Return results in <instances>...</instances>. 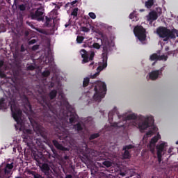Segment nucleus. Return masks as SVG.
<instances>
[{"label": "nucleus", "mask_w": 178, "mask_h": 178, "mask_svg": "<svg viewBox=\"0 0 178 178\" xmlns=\"http://www.w3.org/2000/svg\"><path fill=\"white\" fill-rule=\"evenodd\" d=\"M149 120H154V116L152 115H137L136 113H133L131 110L126 111L123 114L119 113V108L118 106H114L111 111L108 113V121L110 124L116 129V130H123L127 131L129 129H133L136 127L138 129L140 133H145L146 130L148 131L143 136V140L140 143L138 146H136L138 150L141 148H144V146L147 144V138L154 136L151 138L147 148L152 152L153 155L157 154L159 162H162V155L165 153V149L168 147V142L160 140L162 138L161 134L158 132V127L155 125L149 126ZM159 143L156 145V143Z\"/></svg>", "instance_id": "f257e3e1"}, {"label": "nucleus", "mask_w": 178, "mask_h": 178, "mask_svg": "<svg viewBox=\"0 0 178 178\" xmlns=\"http://www.w3.org/2000/svg\"><path fill=\"white\" fill-rule=\"evenodd\" d=\"M59 98L60 102H57L55 106H53L52 103H49L45 97H42V102L40 104L44 106V108H48L49 112L53 113L54 116H51V115H44V120L45 122H49L51 123V124H54V122L58 124V122L60 123L57 125V129L56 131L58 133L59 137L60 140L65 138V141H67L69 144L68 147H65L62 146V145L59 144L58 141L53 140V144L58 149H60L61 151H69L70 148H72V143H73V139L70 138V136H67V129H65V127H72L81 133H86L87 131V129H86V126L84 124L78 122L79 116L76 114V111L73 108V106H70L65 97V95L62 92H59ZM76 123V124H74Z\"/></svg>", "instance_id": "f03ea898"}, {"label": "nucleus", "mask_w": 178, "mask_h": 178, "mask_svg": "<svg viewBox=\"0 0 178 178\" xmlns=\"http://www.w3.org/2000/svg\"><path fill=\"white\" fill-rule=\"evenodd\" d=\"M3 83H0V88L4 90V96L0 98V109L5 111L10 108L12 116L17 122L15 127L24 131V134H31V130L26 129L24 121L22 119V111L16 104V82L12 78H4Z\"/></svg>", "instance_id": "7ed1b4c3"}, {"label": "nucleus", "mask_w": 178, "mask_h": 178, "mask_svg": "<svg viewBox=\"0 0 178 178\" xmlns=\"http://www.w3.org/2000/svg\"><path fill=\"white\" fill-rule=\"evenodd\" d=\"M115 37H108L106 34L101 31H97L96 35V40L92 42V38H90L85 41L83 47H88L89 48H94L95 49H101L102 47L103 53L102 54V61L99 63V67H97V72H95L93 75H91L92 79H95L98 74L106 69L108 66V53L111 52L115 47Z\"/></svg>", "instance_id": "20e7f679"}, {"label": "nucleus", "mask_w": 178, "mask_h": 178, "mask_svg": "<svg viewBox=\"0 0 178 178\" xmlns=\"http://www.w3.org/2000/svg\"><path fill=\"white\" fill-rule=\"evenodd\" d=\"M90 90L86 93H83L81 99L91 102H101L105 94H106V84L101 81H97L89 84Z\"/></svg>", "instance_id": "39448f33"}, {"label": "nucleus", "mask_w": 178, "mask_h": 178, "mask_svg": "<svg viewBox=\"0 0 178 178\" xmlns=\"http://www.w3.org/2000/svg\"><path fill=\"white\" fill-rule=\"evenodd\" d=\"M38 60L39 64H35V67H34V65L28 66V70H34L35 67L40 69V67H44L45 65H47L49 68H46L42 73L43 77H48V75L51 74V72H54V73L56 72V65H55V63H54V56H52V51L51 50L49 49L47 54L42 55Z\"/></svg>", "instance_id": "423d86ee"}, {"label": "nucleus", "mask_w": 178, "mask_h": 178, "mask_svg": "<svg viewBox=\"0 0 178 178\" xmlns=\"http://www.w3.org/2000/svg\"><path fill=\"white\" fill-rule=\"evenodd\" d=\"M156 33L163 41H168L169 38L175 39L178 37V31L177 29L169 30L165 27H159L156 30Z\"/></svg>", "instance_id": "0eeeda50"}, {"label": "nucleus", "mask_w": 178, "mask_h": 178, "mask_svg": "<svg viewBox=\"0 0 178 178\" xmlns=\"http://www.w3.org/2000/svg\"><path fill=\"white\" fill-rule=\"evenodd\" d=\"M134 33L135 36L140 42V44H146L145 40H147V32L145 31V29H144L141 26H136L134 29Z\"/></svg>", "instance_id": "6e6552de"}, {"label": "nucleus", "mask_w": 178, "mask_h": 178, "mask_svg": "<svg viewBox=\"0 0 178 178\" xmlns=\"http://www.w3.org/2000/svg\"><path fill=\"white\" fill-rule=\"evenodd\" d=\"M13 164H7L6 166H0V178H10L12 176Z\"/></svg>", "instance_id": "1a4fd4ad"}, {"label": "nucleus", "mask_w": 178, "mask_h": 178, "mask_svg": "<svg viewBox=\"0 0 178 178\" xmlns=\"http://www.w3.org/2000/svg\"><path fill=\"white\" fill-rule=\"evenodd\" d=\"M80 54L83 58L82 63H87V62H90V60H92L94 56H95V53H94V51H90L88 53L85 49H81L80 51Z\"/></svg>", "instance_id": "9d476101"}, {"label": "nucleus", "mask_w": 178, "mask_h": 178, "mask_svg": "<svg viewBox=\"0 0 178 178\" xmlns=\"http://www.w3.org/2000/svg\"><path fill=\"white\" fill-rule=\"evenodd\" d=\"M44 8L40 7L38 8L35 13L31 14V18L34 20H38V22H41V20H44Z\"/></svg>", "instance_id": "9b49d317"}, {"label": "nucleus", "mask_w": 178, "mask_h": 178, "mask_svg": "<svg viewBox=\"0 0 178 178\" xmlns=\"http://www.w3.org/2000/svg\"><path fill=\"white\" fill-rule=\"evenodd\" d=\"M162 15V10L161 8H157L156 12L152 11L147 16L148 22H152L154 20H156L158 19V16H161Z\"/></svg>", "instance_id": "f8f14e48"}, {"label": "nucleus", "mask_w": 178, "mask_h": 178, "mask_svg": "<svg viewBox=\"0 0 178 178\" xmlns=\"http://www.w3.org/2000/svg\"><path fill=\"white\" fill-rule=\"evenodd\" d=\"M51 83H50V86L49 87H55V86L57 87V90L58 91H61L62 89H60V87H62V84L60 83V79L59 77L54 76L51 79Z\"/></svg>", "instance_id": "ddd939ff"}, {"label": "nucleus", "mask_w": 178, "mask_h": 178, "mask_svg": "<svg viewBox=\"0 0 178 178\" xmlns=\"http://www.w3.org/2000/svg\"><path fill=\"white\" fill-rule=\"evenodd\" d=\"M161 74H162V68L159 70L152 71L150 73H149L148 77L150 79V80H156V79H158Z\"/></svg>", "instance_id": "4468645a"}, {"label": "nucleus", "mask_w": 178, "mask_h": 178, "mask_svg": "<svg viewBox=\"0 0 178 178\" xmlns=\"http://www.w3.org/2000/svg\"><path fill=\"white\" fill-rule=\"evenodd\" d=\"M150 60H163L164 62H166V60H168V56L165 54L158 56V54H154L150 56Z\"/></svg>", "instance_id": "2eb2a0df"}, {"label": "nucleus", "mask_w": 178, "mask_h": 178, "mask_svg": "<svg viewBox=\"0 0 178 178\" xmlns=\"http://www.w3.org/2000/svg\"><path fill=\"white\" fill-rule=\"evenodd\" d=\"M32 123V126L33 127V130L37 133V134H40V136H43L42 132L44 131V129L41 125L38 124V123L35 122L33 123V122L31 121Z\"/></svg>", "instance_id": "dca6fc26"}, {"label": "nucleus", "mask_w": 178, "mask_h": 178, "mask_svg": "<svg viewBox=\"0 0 178 178\" xmlns=\"http://www.w3.org/2000/svg\"><path fill=\"white\" fill-rule=\"evenodd\" d=\"M131 148H134V145H129L124 147L123 149L124 152L122 155L124 159H129L130 158V152H129V149H131Z\"/></svg>", "instance_id": "f3484780"}, {"label": "nucleus", "mask_w": 178, "mask_h": 178, "mask_svg": "<svg viewBox=\"0 0 178 178\" xmlns=\"http://www.w3.org/2000/svg\"><path fill=\"white\" fill-rule=\"evenodd\" d=\"M5 70H8V65H6L3 61L0 60V77H6Z\"/></svg>", "instance_id": "a211bd4d"}, {"label": "nucleus", "mask_w": 178, "mask_h": 178, "mask_svg": "<svg viewBox=\"0 0 178 178\" xmlns=\"http://www.w3.org/2000/svg\"><path fill=\"white\" fill-rule=\"evenodd\" d=\"M19 144H20V138L17 137L14 138L13 143H10V145H13V152H16V148L19 147Z\"/></svg>", "instance_id": "6ab92c4d"}, {"label": "nucleus", "mask_w": 178, "mask_h": 178, "mask_svg": "<svg viewBox=\"0 0 178 178\" xmlns=\"http://www.w3.org/2000/svg\"><path fill=\"white\" fill-rule=\"evenodd\" d=\"M42 153L41 152H35L34 154V159L39 164H41V161H42Z\"/></svg>", "instance_id": "aec40b11"}, {"label": "nucleus", "mask_w": 178, "mask_h": 178, "mask_svg": "<svg viewBox=\"0 0 178 178\" xmlns=\"http://www.w3.org/2000/svg\"><path fill=\"white\" fill-rule=\"evenodd\" d=\"M129 19L133 20V22H138V17H137V14L136 10L131 13L129 15Z\"/></svg>", "instance_id": "412c9836"}, {"label": "nucleus", "mask_w": 178, "mask_h": 178, "mask_svg": "<svg viewBox=\"0 0 178 178\" xmlns=\"http://www.w3.org/2000/svg\"><path fill=\"white\" fill-rule=\"evenodd\" d=\"M52 23H54V20L48 17H46V26H47V27H50L52 26Z\"/></svg>", "instance_id": "4be33fe9"}, {"label": "nucleus", "mask_w": 178, "mask_h": 178, "mask_svg": "<svg viewBox=\"0 0 178 178\" xmlns=\"http://www.w3.org/2000/svg\"><path fill=\"white\" fill-rule=\"evenodd\" d=\"M146 8H149L154 5V0H147L145 3Z\"/></svg>", "instance_id": "5701e85b"}, {"label": "nucleus", "mask_w": 178, "mask_h": 178, "mask_svg": "<svg viewBox=\"0 0 178 178\" xmlns=\"http://www.w3.org/2000/svg\"><path fill=\"white\" fill-rule=\"evenodd\" d=\"M26 102H28L27 99H26ZM26 106L28 108H27V111H24V113H26V115H29V112H30L31 113L33 112V111L31 110V106L30 105V103L27 102Z\"/></svg>", "instance_id": "b1692460"}, {"label": "nucleus", "mask_w": 178, "mask_h": 178, "mask_svg": "<svg viewBox=\"0 0 178 178\" xmlns=\"http://www.w3.org/2000/svg\"><path fill=\"white\" fill-rule=\"evenodd\" d=\"M89 83H90V78L88 77L84 78L83 82V87H87Z\"/></svg>", "instance_id": "393cba45"}, {"label": "nucleus", "mask_w": 178, "mask_h": 178, "mask_svg": "<svg viewBox=\"0 0 178 178\" xmlns=\"http://www.w3.org/2000/svg\"><path fill=\"white\" fill-rule=\"evenodd\" d=\"M56 97V90H53L49 93L50 99H54Z\"/></svg>", "instance_id": "a878e982"}, {"label": "nucleus", "mask_w": 178, "mask_h": 178, "mask_svg": "<svg viewBox=\"0 0 178 178\" xmlns=\"http://www.w3.org/2000/svg\"><path fill=\"white\" fill-rule=\"evenodd\" d=\"M83 41H84V37L78 36L76 38V42H77L78 44H81V42H83Z\"/></svg>", "instance_id": "bb28decb"}, {"label": "nucleus", "mask_w": 178, "mask_h": 178, "mask_svg": "<svg viewBox=\"0 0 178 178\" xmlns=\"http://www.w3.org/2000/svg\"><path fill=\"white\" fill-rule=\"evenodd\" d=\"M42 170L44 172L49 170V166L47 164H42Z\"/></svg>", "instance_id": "cd10ccee"}, {"label": "nucleus", "mask_w": 178, "mask_h": 178, "mask_svg": "<svg viewBox=\"0 0 178 178\" xmlns=\"http://www.w3.org/2000/svg\"><path fill=\"white\" fill-rule=\"evenodd\" d=\"M103 165H104V166H106V168H110V166H112V163L109 161H106L103 162Z\"/></svg>", "instance_id": "c85d7f7f"}, {"label": "nucleus", "mask_w": 178, "mask_h": 178, "mask_svg": "<svg viewBox=\"0 0 178 178\" xmlns=\"http://www.w3.org/2000/svg\"><path fill=\"white\" fill-rule=\"evenodd\" d=\"M99 137V134H93L90 136V140H94L95 138H98Z\"/></svg>", "instance_id": "c756f323"}, {"label": "nucleus", "mask_w": 178, "mask_h": 178, "mask_svg": "<svg viewBox=\"0 0 178 178\" xmlns=\"http://www.w3.org/2000/svg\"><path fill=\"white\" fill-rule=\"evenodd\" d=\"M88 16L90 17V19H97V15H95V13L90 12L88 13Z\"/></svg>", "instance_id": "7c9ffc66"}, {"label": "nucleus", "mask_w": 178, "mask_h": 178, "mask_svg": "<svg viewBox=\"0 0 178 178\" xmlns=\"http://www.w3.org/2000/svg\"><path fill=\"white\" fill-rule=\"evenodd\" d=\"M79 12V8H76L73 9V11L72 12V16H77V13Z\"/></svg>", "instance_id": "2f4dec72"}, {"label": "nucleus", "mask_w": 178, "mask_h": 178, "mask_svg": "<svg viewBox=\"0 0 178 178\" xmlns=\"http://www.w3.org/2000/svg\"><path fill=\"white\" fill-rule=\"evenodd\" d=\"M81 31H83V33H88L90 31V29L88 27L83 26L81 28Z\"/></svg>", "instance_id": "473e14b6"}, {"label": "nucleus", "mask_w": 178, "mask_h": 178, "mask_svg": "<svg viewBox=\"0 0 178 178\" xmlns=\"http://www.w3.org/2000/svg\"><path fill=\"white\" fill-rule=\"evenodd\" d=\"M19 9L22 10V12L24 10H26V4H21L19 6Z\"/></svg>", "instance_id": "72a5a7b5"}, {"label": "nucleus", "mask_w": 178, "mask_h": 178, "mask_svg": "<svg viewBox=\"0 0 178 178\" xmlns=\"http://www.w3.org/2000/svg\"><path fill=\"white\" fill-rule=\"evenodd\" d=\"M173 149H175V148H173V147H170L168 149V154H171V155H173Z\"/></svg>", "instance_id": "f704fd0d"}, {"label": "nucleus", "mask_w": 178, "mask_h": 178, "mask_svg": "<svg viewBox=\"0 0 178 178\" xmlns=\"http://www.w3.org/2000/svg\"><path fill=\"white\" fill-rule=\"evenodd\" d=\"M35 30H37V31H38V33H40L41 34H45L47 33L44 29H35Z\"/></svg>", "instance_id": "c9c22d12"}, {"label": "nucleus", "mask_w": 178, "mask_h": 178, "mask_svg": "<svg viewBox=\"0 0 178 178\" xmlns=\"http://www.w3.org/2000/svg\"><path fill=\"white\" fill-rule=\"evenodd\" d=\"M76 3H77V1L75 0L71 3H68L67 5H71V6H74V5H76Z\"/></svg>", "instance_id": "e433bc0d"}, {"label": "nucleus", "mask_w": 178, "mask_h": 178, "mask_svg": "<svg viewBox=\"0 0 178 178\" xmlns=\"http://www.w3.org/2000/svg\"><path fill=\"white\" fill-rule=\"evenodd\" d=\"M99 26H100L101 29H106V24H105L100 23Z\"/></svg>", "instance_id": "4c0bfd02"}, {"label": "nucleus", "mask_w": 178, "mask_h": 178, "mask_svg": "<svg viewBox=\"0 0 178 178\" xmlns=\"http://www.w3.org/2000/svg\"><path fill=\"white\" fill-rule=\"evenodd\" d=\"M35 42H36V40L35 39H33L31 41H29V45H31L33 44H35Z\"/></svg>", "instance_id": "58836bf2"}, {"label": "nucleus", "mask_w": 178, "mask_h": 178, "mask_svg": "<svg viewBox=\"0 0 178 178\" xmlns=\"http://www.w3.org/2000/svg\"><path fill=\"white\" fill-rule=\"evenodd\" d=\"M38 45H34L33 47H32V49L33 51H35L37 49H38Z\"/></svg>", "instance_id": "ea45409f"}, {"label": "nucleus", "mask_w": 178, "mask_h": 178, "mask_svg": "<svg viewBox=\"0 0 178 178\" xmlns=\"http://www.w3.org/2000/svg\"><path fill=\"white\" fill-rule=\"evenodd\" d=\"M90 67L91 69H94V67H95V65L94 64V63H92L90 64Z\"/></svg>", "instance_id": "a19ab883"}, {"label": "nucleus", "mask_w": 178, "mask_h": 178, "mask_svg": "<svg viewBox=\"0 0 178 178\" xmlns=\"http://www.w3.org/2000/svg\"><path fill=\"white\" fill-rule=\"evenodd\" d=\"M172 54H173V56H175V51H171L168 52V55H172Z\"/></svg>", "instance_id": "79ce46f5"}, {"label": "nucleus", "mask_w": 178, "mask_h": 178, "mask_svg": "<svg viewBox=\"0 0 178 178\" xmlns=\"http://www.w3.org/2000/svg\"><path fill=\"white\" fill-rule=\"evenodd\" d=\"M21 51H22V52H24V51H25V49H24V45H22V46H21Z\"/></svg>", "instance_id": "37998d69"}, {"label": "nucleus", "mask_w": 178, "mask_h": 178, "mask_svg": "<svg viewBox=\"0 0 178 178\" xmlns=\"http://www.w3.org/2000/svg\"><path fill=\"white\" fill-rule=\"evenodd\" d=\"M120 175H121V176H126V173L123 172H121Z\"/></svg>", "instance_id": "c03bdc74"}, {"label": "nucleus", "mask_w": 178, "mask_h": 178, "mask_svg": "<svg viewBox=\"0 0 178 178\" xmlns=\"http://www.w3.org/2000/svg\"><path fill=\"white\" fill-rule=\"evenodd\" d=\"M65 27H69V24H65Z\"/></svg>", "instance_id": "a18cd8bd"}, {"label": "nucleus", "mask_w": 178, "mask_h": 178, "mask_svg": "<svg viewBox=\"0 0 178 178\" xmlns=\"http://www.w3.org/2000/svg\"><path fill=\"white\" fill-rule=\"evenodd\" d=\"M165 51H169V47H165Z\"/></svg>", "instance_id": "49530a36"}, {"label": "nucleus", "mask_w": 178, "mask_h": 178, "mask_svg": "<svg viewBox=\"0 0 178 178\" xmlns=\"http://www.w3.org/2000/svg\"><path fill=\"white\" fill-rule=\"evenodd\" d=\"M140 12H144V9H140Z\"/></svg>", "instance_id": "de8ad7c7"}, {"label": "nucleus", "mask_w": 178, "mask_h": 178, "mask_svg": "<svg viewBox=\"0 0 178 178\" xmlns=\"http://www.w3.org/2000/svg\"><path fill=\"white\" fill-rule=\"evenodd\" d=\"M88 120H91V118H88Z\"/></svg>", "instance_id": "09e8293b"}, {"label": "nucleus", "mask_w": 178, "mask_h": 178, "mask_svg": "<svg viewBox=\"0 0 178 178\" xmlns=\"http://www.w3.org/2000/svg\"><path fill=\"white\" fill-rule=\"evenodd\" d=\"M176 144L178 145V140L176 142Z\"/></svg>", "instance_id": "8fccbe9b"}, {"label": "nucleus", "mask_w": 178, "mask_h": 178, "mask_svg": "<svg viewBox=\"0 0 178 178\" xmlns=\"http://www.w3.org/2000/svg\"><path fill=\"white\" fill-rule=\"evenodd\" d=\"M128 172H131V170H129V171Z\"/></svg>", "instance_id": "3c124183"}]
</instances>
